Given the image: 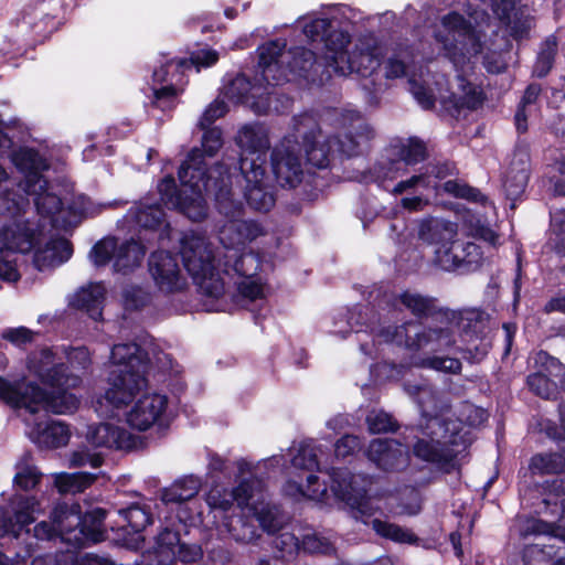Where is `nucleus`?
Instances as JSON below:
<instances>
[{"label":"nucleus","mask_w":565,"mask_h":565,"mask_svg":"<svg viewBox=\"0 0 565 565\" xmlns=\"http://www.w3.org/2000/svg\"><path fill=\"white\" fill-rule=\"evenodd\" d=\"M481 313L477 310H445L428 327L407 322L394 329H386L382 335L411 351L438 352L457 345L458 340L467 341L478 332Z\"/></svg>","instance_id":"nucleus-8"},{"label":"nucleus","mask_w":565,"mask_h":565,"mask_svg":"<svg viewBox=\"0 0 565 565\" xmlns=\"http://www.w3.org/2000/svg\"><path fill=\"white\" fill-rule=\"evenodd\" d=\"M201 487V478L194 475L183 476L162 489L160 499L164 504H181L195 498Z\"/></svg>","instance_id":"nucleus-32"},{"label":"nucleus","mask_w":565,"mask_h":565,"mask_svg":"<svg viewBox=\"0 0 565 565\" xmlns=\"http://www.w3.org/2000/svg\"><path fill=\"white\" fill-rule=\"evenodd\" d=\"M202 150L193 149L188 159L181 164L178 175L181 188L177 190L172 177H166L158 185L163 203L179 210L194 222L202 221L207 214L204 192H214L222 185V179L227 188L231 186V174L224 163H218L206 170L203 152L213 157L222 147V131L217 128L204 129Z\"/></svg>","instance_id":"nucleus-6"},{"label":"nucleus","mask_w":565,"mask_h":565,"mask_svg":"<svg viewBox=\"0 0 565 565\" xmlns=\"http://www.w3.org/2000/svg\"><path fill=\"white\" fill-rule=\"evenodd\" d=\"M11 160L19 171L25 175L23 190L30 191L36 179H43L41 171L49 168L46 161L39 152L29 148H21L12 153Z\"/></svg>","instance_id":"nucleus-29"},{"label":"nucleus","mask_w":565,"mask_h":565,"mask_svg":"<svg viewBox=\"0 0 565 565\" xmlns=\"http://www.w3.org/2000/svg\"><path fill=\"white\" fill-rule=\"evenodd\" d=\"M116 239L105 238L98 242L90 250L89 258L95 266H104L110 259L115 262Z\"/></svg>","instance_id":"nucleus-47"},{"label":"nucleus","mask_w":565,"mask_h":565,"mask_svg":"<svg viewBox=\"0 0 565 565\" xmlns=\"http://www.w3.org/2000/svg\"><path fill=\"white\" fill-rule=\"evenodd\" d=\"M104 459L98 452H90L87 449H78L74 451L70 457L71 467H84L89 465L93 468L102 466Z\"/></svg>","instance_id":"nucleus-57"},{"label":"nucleus","mask_w":565,"mask_h":565,"mask_svg":"<svg viewBox=\"0 0 565 565\" xmlns=\"http://www.w3.org/2000/svg\"><path fill=\"white\" fill-rule=\"evenodd\" d=\"M227 527L232 537L239 543L249 544L253 543L258 537L255 526L249 524L242 518L232 520L227 524Z\"/></svg>","instance_id":"nucleus-46"},{"label":"nucleus","mask_w":565,"mask_h":565,"mask_svg":"<svg viewBox=\"0 0 565 565\" xmlns=\"http://www.w3.org/2000/svg\"><path fill=\"white\" fill-rule=\"evenodd\" d=\"M330 26V21L324 18H317L303 25V33L307 38L316 41L317 38L322 36L327 29Z\"/></svg>","instance_id":"nucleus-63"},{"label":"nucleus","mask_w":565,"mask_h":565,"mask_svg":"<svg viewBox=\"0 0 565 565\" xmlns=\"http://www.w3.org/2000/svg\"><path fill=\"white\" fill-rule=\"evenodd\" d=\"M530 388L539 396L551 398L554 396L556 387L550 379L542 373H534L527 377Z\"/></svg>","instance_id":"nucleus-54"},{"label":"nucleus","mask_w":565,"mask_h":565,"mask_svg":"<svg viewBox=\"0 0 565 565\" xmlns=\"http://www.w3.org/2000/svg\"><path fill=\"white\" fill-rule=\"evenodd\" d=\"M564 481H561V493L557 494V499H546L544 502L546 505L553 503L555 507H561L562 518L561 522L565 525V486ZM521 535L523 537L530 535H547L550 541L553 543L548 544H532L524 548L523 558L526 565H544L550 564L553 557L559 553V546L556 542L565 544V529L563 525H555L550 522H545L537 519H529L521 527Z\"/></svg>","instance_id":"nucleus-15"},{"label":"nucleus","mask_w":565,"mask_h":565,"mask_svg":"<svg viewBox=\"0 0 565 565\" xmlns=\"http://www.w3.org/2000/svg\"><path fill=\"white\" fill-rule=\"evenodd\" d=\"M530 469L534 473H559L565 469V460L558 454L536 455L531 459Z\"/></svg>","instance_id":"nucleus-42"},{"label":"nucleus","mask_w":565,"mask_h":565,"mask_svg":"<svg viewBox=\"0 0 565 565\" xmlns=\"http://www.w3.org/2000/svg\"><path fill=\"white\" fill-rule=\"evenodd\" d=\"M115 253V270L126 274L141 264L146 249L138 242L131 239L120 245L116 243Z\"/></svg>","instance_id":"nucleus-35"},{"label":"nucleus","mask_w":565,"mask_h":565,"mask_svg":"<svg viewBox=\"0 0 565 565\" xmlns=\"http://www.w3.org/2000/svg\"><path fill=\"white\" fill-rule=\"evenodd\" d=\"M360 448V440L356 436L345 435L335 444V456L345 458Z\"/></svg>","instance_id":"nucleus-64"},{"label":"nucleus","mask_w":565,"mask_h":565,"mask_svg":"<svg viewBox=\"0 0 565 565\" xmlns=\"http://www.w3.org/2000/svg\"><path fill=\"white\" fill-rule=\"evenodd\" d=\"M434 36L443 45L445 56L457 72L456 89L450 93L447 89L444 90L439 81H433L428 70L424 66L418 68L415 65L411 66L399 55L387 58L385 76L398 78L407 75L411 93L425 109L433 107L436 100L454 113L477 109L483 103V93L480 86L468 79V76L473 71L482 45L471 24L461 14L449 12L441 18Z\"/></svg>","instance_id":"nucleus-1"},{"label":"nucleus","mask_w":565,"mask_h":565,"mask_svg":"<svg viewBox=\"0 0 565 565\" xmlns=\"http://www.w3.org/2000/svg\"><path fill=\"white\" fill-rule=\"evenodd\" d=\"M239 171L246 182L245 198L248 204L257 211H269L275 198L265 168H256L255 163L245 160Z\"/></svg>","instance_id":"nucleus-23"},{"label":"nucleus","mask_w":565,"mask_h":565,"mask_svg":"<svg viewBox=\"0 0 565 565\" xmlns=\"http://www.w3.org/2000/svg\"><path fill=\"white\" fill-rule=\"evenodd\" d=\"M202 548L198 544H184L177 531L164 527L154 539V545L147 552L148 565H171L179 559L194 563L202 557Z\"/></svg>","instance_id":"nucleus-20"},{"label":"nucleus","mask_w":565,"mask_h":565,"mask_svg":"<svg viewBox=\"0 0 565 565\" xmlns=\"http://www.w3.org/2000/svg\"><path fill=\"white\" fill-rule=\"evenodd\" d=\"M239 296L247 301H255L266 297V288L260 278L241 279L237 282Z\"/></svg>","instance_id":"nucleus-48"},{"label":"nucleus","mask_w":565,"mask_h":565,"mask_svg":"<svg viewBox=\"0 0 565 565\" xmlns=\"http://www.w3.org/2000/svg\"><path fill=\"white\" fill-rule=\"evenodd\" d=\"M180 254L184 268L193 278L200 292L211 299L225 294L226 280L220 269L223 255L215 254L211 242L195 232H186L180 238Z\"/></svg>","instance_id":"nucleus-12"},{"label":"nucleus","mask_w":565,"mask_h":565,"mask_svg":"<svg viewBox=\"0 0 565 565\" xmlns=\"http://www.w3.org/2000/svg\"><path fill=\"white\" fill-rule=\"evenodd\" d=\"M42 476L38 467L30 462L29 457L24 456L15 463L13 484L23 491H30L41 482Z\"/></svg>","instance_id":"nucleus-37"},{"label":"nucleus","mask_w":565,"mask_h":565,"mask_svg":"<svg viewBox=\"0 0 565 565\" xmlns=\"http://www.w3.org/2000/svg\"><path fill=\"white\" fill-rule=\"evenodd\" d=\"M86 440L95 448L132 450L141 444V438L121 426L99 423L87 427Z\"/></svg>","instance_id":"nucleus-22"},{"label":"nucleus","mask_w":565,"mask_h":565,"mask_svg":"<svg viewBox=\"0 0 565 565\" xmlns=\"http://www.w3.org/2000/svg\"><path fill=\"white\" fill-rule=\"evenodd\" d=\"M188 61H169L160 68L153 71V82L157 84L167 83L166 86L160 88L153 87V104L162 110L172 109L177 104V98L180 93L173 86V78L179 76L180 71L185 68Z\"/></svg>","instance_id":"nucleus-27"},{"label":"nucleus","mask_w":565,"mask_h":565,"mask_svg":"<svg viewBox=\"0 0 565 565\" xmlns=\"http://www.w3.org/2000/svg\"><path fill=\"white\" fill-rule=\"evenodd\" d=\"M128 217L134 218L140 227L149 230L160 227L164 223V213L157 204H140L135 210L129 211Z\"/></svg>","instance_id":"nucleus-39"},{"label":"nucleus","mask_w":565,"mask_h":565,"mask_svg":"<svg viewBox=\"0 0 565 565\" xmlns=\"http://www.w3.org/2000/svg\"><path fill=\"white\" fill-rule=\"evenodd\" d=\"M1 337L15 347H21L33 341L34 332L25 327L7 328Z\"/></svg>","instance_id":"nucleus-60"},{"label":"nucleus","mask_w":565,"mask_h":565,"mask_svg":"<svg viewBox=\"0 0 565 565\" xmlns=\"http://www.w3.org/2000/svg\"><path fill=\"white\" fill-rule=\"evenodd\" d=\"M227 110H228V107L224 100L218 99V98L215 99L204 110L203 115L201 116V118L199 120V127L201 129H206L216 119L224 116L227 113Z\"/></svg>","instance_id":"nucleus-56"},{"label":"nucleus","mask_w":565,"mask_h":565,"mask_svg":"<svg viewBox=\"0 0 565 565\" xmlns=\"http://www.w3.org/2000/svg\"><path fill=\"white\" fill-rule=\"evenodd\" d=\"M401 162H404L406 166L416 164L426 158V149L423 142L418 140L411 139L407 143L403 145L399 152Z\"/></svg>","instance_id":"nucleus-49"},{"label":"nucleus","mask_w":565,"mask_h":565,"mask_svg":"<svg viewBox=\"0 0 565 565\" xmlns=\"http://www.w3.org/2000/svg\"><path fill=\"white\" fill-rule=\"evenodd\" d=\"M106 295L103 284H89L81 288L72 298V306L85 310L90 318L98 320L102 317V307Z\"/></svg>","instance_id":"nucleus-33"},{"label":"nucleus","mask_w":565,"mask_h":565,"mask_svg":"<svg viewBox=\"0 0 565 565\" xmlns=\"http://www.w3.org/2000/svg\"><path fill=\"white\" fill-rule=\"evenodd\" d=\"M149 273L156 286L163 292H178L186 287V277L178 258L169 252L159 250L150 256Z\"/></svg>","instance_id":"nucleus-21"},{"label":"nucleus","mask_w":565,"mask_h":565,"mask_svg":"<svg viewBox=\"0 0 565 565\" xmlns=\"http://www.w3.org/2000/svg\"><path fill=\"white\" fill-rule=\"evenodd\" d=\"M417 186L428 188L430 186L429 177L426 173L413 175L412 178L398 182L393 189L394 194H402L403 192L414 189Z\"/></svg>","instance_id":"nucleus-62"},{"label":"nucleus","mask_w":565,"mask_h":565,"mask_svg":"<svg viewBox=\"0 0 565 565\" xmlns=\"http://www.w3.org/2000/svg\"><path fill=\"white\" fill-rule=\"evenodd\" d=\"M373 530L382 537L396 543L413 544L417 542L416 535L407 529L379 519L372 522Z\"/></svg>","instance_id":"nucleus-40"},{"label":"nucleus","mask_w":565,"mask_h":565,"mask_svg":"<svg viewBox=\"0 0 565 565\" xmlns=\"http://www.w3.org/2000/svg\"><path fill=\"white\" fill-rule=\"evenodd\" d=\"M150 300L149 294L140 287L130 286L124 290L122 301L126 310H137Z\"/></svg>","instance_id":"nucleus-53"},{"label":"nucleus","mask_w":565,"mask_h":565,"mask_svg":"<svg viewBox=\"0 0 565 565\" xmlns=\"http://www.w3.org/2000/svg\"><path fill=\"white\" fill-rule=\"evenodd\" d=\"M217 211L225 217L220 227L218 239L224 253L234 255L245 250L246 246L257 238L265 236V228L256 221L243 220V204L234 198L231 186L224 183L214 192Z\"/></svg>","instance_id":"nucleus-14"},{"label":"nucleus","mask_w":565,"mask_h":565,"mask_svg":"<svg viewBox=\"0 0 565 565\" xmlns=\"http://www.w3.org/2000/svg\"><path fill=\"white\" fill-rule=\"evenodd\" d=\"M106 511L92 509L82 516L78 504L58 503L51 513V521H41L33 529V536L41 541L60 539L71 547L79 548L86 543L105 540L104 519Z\"/></svg>","instance_id":"nucleus-10"},{"label":"nucleus","mask_w":565,"mask_h":565,"mask_svg":"<svg viewBox=\"0 0 565 565\" xmlns=\"http://www.w3.org/2000/svg\"><path fill=\"white\" fill-rule=\"evenodd\" d=\"M456 238L448 245L435 249V263L446 271H459V258L455 252Z\"/></svg>","instance_id":"nucleus-45"},{"label":"nucleus","mask_w":565,"mask_h":565,"mask_svg":"<svg viewBox=\"0 0 565 565\" xmlns=\"http://www.w3.org/2000/svg\"><path fill=\"white\" fill-rule=\"evenodd\" d=\"M405 390L411 396H416L423 412V420L413 445V452L424 461L445 465L452 461L456 450L450 446H458L460 423L446 419L444 416L429 415L428 405L435 402V394L427 384H406Z\"/></svg>","instance_id":"nucleus-9"},{"label":"nucleus","mask_w":565,"mask_h":565,"mask_svg":"<svg viewBox=\"0 0 565 565\" xmlns=\"http://www.w3.org/2000/svg\"><path fill=\"white\" fill-rule=\"evenodd\" d=\"M458 226L456 223L441 220L428 218L422 222L419 226V237L437 247H441L451 243L457 237Z\"/></svg>","instance_id":"nucleus-31"},{"label":"nucleus","mask_w":565,"mask_h":565,"mask_svg":"<svg viewBox=\"0 0 565 565\" xmlns=\"http://www.w3.org/2000/svg\"><path fill=\"white\" fill-rule=\"evenodd\" d=\"M30 427L28 435L40 448L54 449L65 446L71 437L68 427L56 420L33 423L26 419Z\"/></svg>","instance_id":"nucleus-28"},{"label":"nucleus","mask_w":565,"mask_h":565,"mask_svg":"<svg viewBox=\"0 0 565 565\" xmlns=\"http://www.w3.org/2000/svg\"><path fill=\"white\" fill-rule=\"evenodd\" d=\"M396 307H404L414 316L422 317L428 315L433 309V301L417 292L404 291L395 301Z\"/></svg>","instance_id":"nucleus-41"},{"label":"nucleus","mask_w":565,"mask_h":565,"mask_svg":"<svg viewBox=\"0 0 565 565\" xmlns=\"http://www.w3.org/2000/svg\"><path fill=\"white\" fill-rule=\"evenodd\" d=\"M234 501L242 511L253 514L268 533H275L282 526L284 518L277 507L266 501L265 486L260 479L244 480L232 492L214 488L206 497L212 509L222 511H227Z\"/></svg>","instance_id":"nucleus-13"},{"label":"nucleus","mask_w":565,"mask_h":565,"mask_svg":"<svg viewBox=\"0 0 565 565\" xmlns=\"http://www.w3.org/2000/svg\"><path fill=\"white\" fill-rule=\"evenodd\" d=\"M443 190L456 198L466 199L471 203L479 204L484 209L481 214L477 210L467 209L462 215V223L468 235L480 238L492 246L498 243V234L489 226L486 215L494 211L493 204L478 189L471 188L458 180H448L443 184Z\"/></svg>","instance_id":"nucleus-16"},{"label":"nucleus","mask_w":565,"mask_h":565,"mask_svg":"<svg viewBox=\"0 0 565 565\" xmlns=\"http://www.w3.org/2000/svg\"><path fill=\"white\" fill-rule=\"evenodd\" d=\"M102 205L95 204L85 194H77L73 198L72 203L66 210V216L72 220V225L77 223V220L83 216H93L97 214Z\"/></svg>","instance_id":"nucleus-43"},{"label":"nucleus","mask_w":565,"mask_h":565,"mask_svg":"<svg viewBox=\"0 0 565 565\" xmlns=\"http://www.w3.org/2000/svg\"><path fill=\"white\" fill-rule=\"evenodd\" d=\"M455 252L459 258V271H472L481 265L482 252L477 244L456 238Z\"/></svg>","instance_id":"nucleus-38"},{"label":"nucleus","mask_w":565,"mask_h":565,"mask_svg":"<svg viewBox=\"0 0 565 565\" xmlns=\"http://www.w3.org/2000/svg\"><path fill=\"white\" fill-rule=\"evenodd\" d=\"M420 365L433 369L435 371L445 373H459L461 370V362L458 359L445 356H431L420 361Z\"/></svg>","instance_id":"nucleus-52"},{"label":"nucleus","mask_w":565,"mask_h":565,"mask_svg":"<svg viewBox=\"0 0 565 565\" xmlns=\"http://www.w3.org/2000/svg\"><path fill=\"white\" fill-rule=\"evenodd\" d=\"M318 448L312 441H305L299 445L297 452L291 459V463L296 469L308 471L306 484L302 481L289 480L284 490L290 497H306L311 500L322 501L328 493V489L319 478L312 473L318 468Z\"/></svg>","instance_id":"nucleus-19"},{"label":"nucleus","mask_w":565,"mask_h":565,"mask_svg":"<svg viewBox=\"0 0 565 565\" xmlns=\"http://www.w3.org/2000/svg\"><path fill=\"white\" fill-rule=\"evenodd\" d=\"M330 489L334 497L361 515H372L380 509V499L367 494L370 480L347 469H332Z\"/></svg>","instance_id":"nucleus-17"},{"label":"nucleus","mask_w":565,"mask_h":565,"mask_svg":"<svg viewBox=\"0 0 565 565\" xmlns=\"http://www.w3.org/2000/svg\"><path fill=\"white\" fill-rule=\"evenodd\" d=\"M407 439L408 437H405V444L394 439H374L366 450V457L384 471L402 470L408 463L409 441Z\"/></svg>","instance_id":"nucleus-26"},{"label":"nucleus","mask_w":565,"mask_h":565,"mask_svg":"<svg viewBox=\"0 0 565 565\" xmlns=\"http://www.w3.org/2000/svg\"><path fill=\"white\" fill-rule=\"evenodd\" d=\"M218 61V53L212 49H200L192 53L186 67L195 66L196 71L201 67H210Z\"/></svg>","instance_id":"nucleus-61"},{"label":"nucleus","mask_w":565,"mask_h":565,"mask_svg":"<svg viewBox=\"0 0 565 565\" xmlns=\"http://www.w3.org/2000/svg\"><path fill=\"white\" fill-rule=\"evenodd\" d=\"M260 269V260L258 255L244 250L234 255V253H223L222 273L226 277L235 275L242 279L256 278V274Z\"/></svg>","instance_id":"nucleus-30"},{"label":"nucleus","mask_w":565,"mask_h":565,"mask_svg":"<svg viewBox=\"0 0 565 565\" xmlns=\"http://www.w3.org/2000/svg\"><path fill=\"white\" fill-rule=\"evenodd\" d=\"M241 149L239 168L243 161L255 163L256 168H264L270 140L267 129L259 124L243 126L235 138Z\"/></svg>","instance_id":"nucleus-24"},{"label":"nucleus","mask_w":565,"mask_h":565,"mask_svg":"<svg viewBox=\"0 0 565 565\" xmlns=\"http://www.w3.org/2000/svg\"><path fill=\"white\" fill-rule=\"evenodd\" d=\"M334 136L326 139L315 117L303 114L292 118L290 132L284 137L271 152V168L277 182L281 186L296 188L303 177V156L299 138L306 147L308 161L317 168H326L330 157L358 154L363 142L372 136L371 128L363 124L356 111L330 115Z\"/></svg>","instance_id":"nucleus-2"},{"label":"nucleus","mask_w":565,"mask_h":565,"mask_svg":"<svg viewBox=\"0 0 565 565\" xmlns=\"http://www.w3.org/2000/svg\"><path fill=\"white\" fill-rule=\"evenodd\" d=\"M28 205L23 196L0 193V278L14 282L20 278L17 254L33 252V265L42 270L53 269L67 262L72 246L66 238L46 237L20 218Z\"/></svg>","instance_id":"nucleus-4"},{"label":"nucleus","mask_w":565,"mask_h":565,"mask_svg":"<svg viewBox=\"0 0 565 565\" xmlns=\"http://www.w3.org/2000/svg\"><path fill=\"white\" fill-rule=\"evenodd\" d=\"M350 43L348 33L332 31L323 39V54L320 58L313 54V66L308 72L307 79L316 82L311 73H317L320 67L326 66L334 73L345 76L356 73L361 76L372 75L380 66L383 56V47L379 44H371L369 41H360L354 51L348 52Z\"/></svg>","instance_id":"nucleus-11"},{"label":"nucleus","mask_w":565,"mask_h":565,"mask_svg":"<svg viewBox=\"0 0 565 565\" xmlns=\"http://www.w3.org/2000/svg\"><path fill=\"white\" fill-rule=\"evenodd\" d=\"M274 546L281 552V556H292L300 550L299 540L289 532H282L273 541Z\"/></svg>","instance_id":"nucleus-59"},{"label":"nucleus","mask_w":565,"mask_h":565,"mask_svg":"<svg viewBox=\"0 0 565 565\" xmlns=\"http://www.w3.org/2000/svg\"><path fill=\"white\" fill-rule=\"evenodd\" d=\"M111 370L108 387L96 401V411L104 416H113L117 409L126 408V423L136 430L146 431L161 427L166 422L168 396L158 392L142 391L148 385L149 363L146 353L136 343L114 345L110 354Z\"/></svg>","instance_id":"nucleus-3"},{"label":"nucleus","mask_w":565,"mask_h":565,"mask_svg":"<svg viewBox=\"0 0 565 565\" xmlns=\"http://www.w3.org/2000/svg\"><path fill=\"white\" fill-rule=\"evenodd\" d=\"M284 40L270 41L259 47L260 77L254 85L244 76L237 75L223 88V95L233 103L248 105L256 114L279 113L288 107L289 99L280 100L274 87L294 77H308L313 66V54L305 47L285 50Z\"/></svg>","instance_id":"nucleus-5"},{"label":"nucleus","mask_w":565,"mask_h":565,"mask_svg":"<svg viewBox=\"0 0 565 565\" xmlns=\"http://www.w3.org/2000/svg\"><path fill=\"white\" fill-rule=\"evenodd\" d=\"M369 430L372 434H383L394 431L397 424L394 418L385 412H372L366 417Z\"/></svg>","instance_id":"nucleus-50"},{"label":"nucleus","mask_w":565,"mask_h":565,"mask_svg":"<svg viewBox=\"0 0 565 565\" xmlns=\"http://www.w3.org/2000/svg\"><path fill=\"white\" fill-rule=\"evenodd\" d=\"M300 548L308 553L328 554L333 547L329 540L316 533L307 534L302 537Z\"/></svg>","instance_id":"nucleus-55"},{"label":"nucleus","mask_w":565,"mask_h":565,"mask_svg":"<svg viewBox=\"0 0 565 565\" xmlns=\"http://www.w3.org/2000/svg\"><path fill=\"white\" fill-rule=\"evenodd\" d=\"M529 180V159L527 154L520 152L514 156L504 179V189L510 198L521 194Z\"/></svg>","instance_id":"nucleus-34"},{"label":"nucleus","mask_w":565,"mask_h":565,"mask_svg":"<svg viewBox=\"0 0 565 565\" xmlns=\"http://www.w3.org/2000/svg\"><path fill=\"white\" fill-rule=\"evenodd\" d=\"M44 512L41 499L35 495L13 494L8 503L0 509V537L19 539L23 533L29 534V525L36 515Z\"/></svg>","instance_id":"nucleus-18"},{"label":"nucleus","mask_w":565,"mask_h":565,"mask_svg":"<svg viewBox=\"0 0 565 565\" xmlns=\"http://www.w3.org/2000/svg\"><path fill=\"white\" fill-rule=\"evenodd\" d=\"M24 192L33 196L38 213L47 218L52 227L67 230L72 226V220L66 216L61 199L51 191L46 180L36 179L30 191Z\"/></svg>","instance_id":"nucleus-25"},{"label":"nucleus","mask_w":565,"mask_h":565,"mask_svg":"<svg viewBox=\"0 0 565 565\" xmlns=\"http://www.w3.org/2000/svg\"><path fill=\"white\" fill-rule=\"evenodd\" d=\"M67 362L75 372H84L90 365V354L86 348H74L66 353Z\"/></svg>","instance_id":"nucleus-58"},{"label":"nucleus","mask_w":565,"mask_h":565,"mask_svg":"<svg viewBox=\"0 0 565 565\" xmlns=\"http://www.w3.org/2000/svg\"><path fill=\"white\" fill-rule=\"evenodd\" d=\"M29 371L53 391L47 394L39 386L25 381H8L0 376V399L13 408H24L30 415L39 411L54 414H72L79 399L67 391L81 383L78 374H65V365L49 349L34 353L28 364Z\"/></svg>","instance_id":"nucleus-7"},{"label":"nucleus","mask_w":565,"mask_h":565,"mask_svg":"<svg viewBox=\"0 0 565 565\" xmlns=\"http://www.w3.org/2000/svg\"><path fill=\"white\" fill-rule=\"evenodd\" d=\"M118 513L124 516L131 530L136 533L142 531L151 523L150 512L138 504H132L125 510H119Z\"/></svg>","instance_id":"nucleus-44"},{"label":"nucleus","mask_w":565,"mask_h":565,"mask_svg":"<svg viewBox=\"0 0 565 565\" xmlns=\"http://www.w3.org/2000/svg\"><path fill=\"white\" fill-rule=\"evenodd\" d=\"M54 478V486L60 493H78L90 487L97 479L96 473L89 472H57L52 475Z\"/></svg>","instance_id":"nucleus-36"},{"label":"nucleus","mask_w":565,"mask_h":565,"mask_svg":"<svg viewBox=\"0 0 565 565\" xmlns=\"http://www.w3.org/2000/svg\"><path fill=\"white\" fill-rule=\"evenodd\" d=\"M556 52V42L552 39H548L544 43V47L539 53L534 73L539 77L545 76L550 70L552 68L554 56Z\"/></svg>","instance_id":"nucleus-51"}]
</instances>
